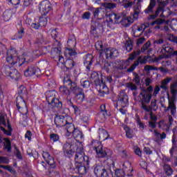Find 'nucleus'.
Wrapping results in <instances>:
<instances>
[{
    "label": "nucleus",
    "mask_w": 177,
    "mask_h": 177,
    "mask_svg": "<svg viewBox=\"0 0 177 177\" xmlns=\"http://www.w3.org/2000/svg\"><path fill=\"white\" fill-rule=\"evenodd\" d=\"M124 129L126 131L127 138H129V139H132L133 138V131L127 126H125Z\"/></svg>",
    "instance_id": "45"
},
{
    "label": "nucleus",
    "mask_w": 177,
    "mask_h": 177,
    "mask_svg": "<svg viewBox=\"0 0 177 177\" xmlns=\"http://www.w3.org/2000/svg\"><path fill=\"white\" fill-rule=\"evenodd\" d=\"M42 156L48 165H50L51 168L56 167L55 165V159H53V157L50 156L48 152L44 151Z\"/></svg>",
    "instance_id": "18"
},
{
    "label": "nucleus",
    "mask_w": 177,
    "mask_h": 177,
    "mask_svg": "<svg viewBox=\"0 0 177 177\" xmlns=\"http://www.w3.org/2000/svg\"><path fill=\"white\" fill-rule=\"evenodd\" d=\"M154 6H156V0H150L148 8L145 10V13H146L147 15H149V13H153Z\"/></svg>",
    "instance_id": "33"
},
{
    "label": "nucleus",
    "mask_w": 177,
    "mask_h": 177,
    "mask_svg": "<svg viewBox=\"0 0 177 177\" xmlns=\"http://www.w3.org/2000/svg\"><path fill=\"white\" fill-rule=\"evenodd\" d=\"M64 54L68 55L69 56H75V55H77V51L74 50L73 48H66Z\"/></svg>",
    "instance_id": "53"
},
{
    "label": "nucleus",
    "mask_w": 177,
    "mask_h": 177,
    "mask_svg": "<svg viewBox=\"0 0 177 177\" xmlns=\"http://www.w3.org/2000/svg\"><path fill=\"white\" fill-rule=\"evenodd\" d=\"M59 135H57V133H51L50 135V140L51 142H59Z\"/></svg>",
    "instance_id": "56"
},
{
    "label": "nucleus",
    "mask_w": 177,
    "mask_h": 177,
    "mask_svg": "<svg viewBox=\"0 0 177 177\" xmlns=\"http://www.w3.org/2000/svg\"><path fill=\"white\" fill-rule=\"evenodd\" d=\"M76 172H78L80 175H85L86 174V167L89 165H85V163L82 164H75Z\"/></svg>",
    "instance_id": "21"
},
{
    "label": "nucleus",
    "mask_w": 177,
    "mask_h": 177,
    "mask_svg": "<svg viewBox=\"0 0 177 177\" xmlns=\"http://www.w3.org/2000/svg\"><path fill=\"white\" fill-rule=\"evenodd\" d=\"M75 164H85L86 165H89V157L85 156L82 147H78L77 149L75 156Z\"/></svg>",
    "instance_id": "5"
},
{
    "label": "nucleus",
    "mask_w": 177,
    "mask_h": 177,
    "mask_svg": "<svg viewBox=\"0 0 177 177\" xmlns=\"http://www.w3.org/2000/svg\"><path fill=\"white\" fill-rule=\"evenodd\" d=\"M90 80L91 82H94L96 85L99 84V75L96 72H92L91 73Z\"/></svg>",
    "instance_id": "39"
},
{
    "label": "nucleus",
    "mask_w": 177,
    "mask_h": 177,
    "mask_svg": "<svg viewBox=\"0 0 177 177\" xmlns=\"http://www.w3.org/2000/svg\"><path fill=\"white\" fill-rule=\"evenodd\" d=\"M66 125V132L70 135V133H73L74 131H75V127L73 123L67 122Z\"/></svg>",
    "instance_id": "43"
},
{
    "label": "nucleus",
    "mask_w": 177,
    "mask_h": 177,
    "mask_svg": "<svg viewBox=\"0 0 177 177\" xmlns=\"http://www.w3.org/2000/svg\"><path fill=\"white\" fill-rule=\"evenodd\" d=\"M95 48L97 50L101 52L100 53H106V47L101 41H98L95 43Z\"/></svg>",
    "instance_id": "34"
},
{
    "label": "nucleus",
    "mask_w": 177,
    "mask_h": 177,
    "mask_svg": "<svg viewBox=\"0 0 177 177\" xmlns=\"http://www.w3.org/2000/svg\"><path fill=\"white\" fill-rule=\"evenodd\" d=\"M67 116L58 115L55 118V124L57 128H62L67 125Z\"/></svg>",
    "instance_id": "15"
},
{
    "label": "nucleus",
    "mask_w": 177,
    "mask_h": 177,
    "mask_svg": "<svg viewBox=\"0 0 177 177\" xmlns=\"http://www.w3.org/2000/svg\"><path fill=\"white\" fill-rule=\"evenodd\" d=\"M122 169H116L115 171V177H125V175L127 176H132V166L131 162L127 161L122 164Z\"/></svg>",
    "instance_id": "4"
},
{
    "label": "nucleus",
    "mask_w": 177,
    "mask_h": 177,
    "mask_svg": "<svg viewBox=\"0 0 177 177\" xmlns=\"http://www.w3.org/2000/svg\"><path fill=\"white\" fill-rule=\"evenodd\" d=\"M75 97L76 100L79 102V103H82V102H84V100L85 99V94H84V93L77 94L75 95Z\"/></svg>",
    "instance_id": "58"
},
{
    "label": "nucleus",
    "mask_w": 177,
    "mask_h": 177,
    "mask_svg": "<svg viewBox=\"0 0 177 177\" xmlns=\"http://www.w3.org/2000/svg\"><path fill=\"white\" fill-rule=\"evenodd\" d=\"M133 81L135 82L136 85H139L140 84V77L138 73H133Z\"/></svg>",
    "instance_id": "61"
},
{
    "label": "nucleus",
    "mask_w": 177,
    "mask_h": 177,
    "mask_svg": "<svg viewBox=\"0 0 177 177\" xmlns=\"http://www.w3.org/2000/svg\"><path fill=\"white\" fill-rule=\"evenodd\" d=\"M158 9L156 10V11H158L159 13L162 12V13L164 12V9L165 8V5H167V3H165L164 1L162 0H158Z\"/></svg>",
    "instance_id": "41"
},
{
    "label": "nucleus",
    "mask_w": 177,
    "mask_h": 177,
    "mask_svg": "<svg viewBox=\"0 0 177 177\" xmlns=\"http://www.w3.org/2000/svg\"><path fill=\"white\" fill-rule=\"evenodd\" d=\"M170 91L171 93V100H169V106L167 107L166 111L171 110V115H175L176 113V106L175 105V102L177 99V86L176 84H173L170 86Z\"/></svg>",
    "instance_id": "1"
},
{
    "label": "nucleus",
    "mask_w": 177,
    "mask_h": 177,
    "mask_svg": "<svg viewBox=\"0 0 177 177\" xmlns=\"http://www.w3.org/2000/svg\"><path fill=\"white\" fill-rule=\"evenodd\" d=\"M151 42L150 41H147L141 48V53L145 55H150L153 52V48H150Z\"/></svg>",
    "instance_id": "22"
},
{
    "label": "nucleus",
    "mask_w": 177,
    "mask_h": 177,
    "mask_svg": "<svg viewBox=\"0 0 177 177\" xmlns=\"http://www.w3.org/2000/svg\"><path fill=\"white\" fill-rule=\"evenodd\" d=\"M132 23H133V19L131 17L126 16L122 19L119 24H121L122 27H129Z\"/></svg>",
    "instance_id": "23"
},
{
    "label": "nucleus",
    "mask_w": 177,
    "mask_h": 177,
    "mask_svg": "<svg viewBox=\"0 0 177 177\" xmlns=\"http://www.w3.org/2000/svg\"><path fill=\"white\" fill-rule=\"evenodd\" d=\"M72 134L73 138L77 141L81 140L84 138L82 136V133L80 130H78V129H75Z\"/></svg>",
    "instance_id": "36"
},
{
    "label": "nucleus",
    "mask_w": 177,
    "mask_h": 177,
    "mask_svg": "<svg viewBox=\"0 0 177 177\" xmlns=\"http://www.w3.org/2000/svg\"><path fill=\"white\" fill-rule=\"evenodd\" d=\"M51 56L53 59H57V64H64V58L62 56V50L59 48H54L51 50Z\"/></svg>",
    "instance_id": "12"
},
{
    "label": "nucleus",
    "mask_w": 177,
    "mask_h": 177,
    "mask_svg": "<svg viewBox=\"0 0 177 177\" xmlns=\"http://www.w3.org/2000/svg\"><path fill=\"white\" fill-rule=\"evenodd\" d=\"M105 55L106 56V59H115V57H118L120 56V52L118 50L114 48H106L105 50Z\"/></svg>",
    "instance_id": "16"
},
{
    "label": "nucleus",
    "mask_w": 177,
    "mask_h": 177,
    "mask_svg": "<svg viewBox=\"0 0 177 177\" xmlns=\"http://www.w3.org/2000/svg\"><path fill=\"white\" fill-rule=\"evenodd\" d=\"M77 149H78V147L77 146V143L74 142L71 143L66 142L63 145L64 154L66 157H68L69 158L74 156V153H75Z\"/></svg>",
    "instance_id": "6"
},
{
    "label": "nucleus",
    "mask_w": 177,
    "mask_h": 177,
    "mask_svg": "<svg viewBox=\"0 0 177 177\" xmlns=\"http://www.w3.org/2000/svg\"><path fill=\"white\" fill-rule=\"evenodd\" d=\"M164 169H165V172L167 175V176H171V175H172V173L174 172L171 166H169L168 165H165Z\"/></svg>",
    "instance_id": "50"
},
{
    "label": "nucleus",
    "mask_w": 177,
    "mask_h": 177,
    "mask_svg": "<svg viewBox=\"0 0 177 177\" xmlns=\"http://www.w3.org/2000/svg\"><path fill=\"white\" fill-rule=\"evenodd\" d=\"M99 136L100 138H102L104 140H106L109 138V133H107V131L101 129L99 130Z\"/></svg>",
    "instance_id": "46"
},
{
    "label": "nucleus",
    "mask_w": 177,
    "mask_h": 177,
    "mask_svg": "<svg viewBox=\"0 0 177 177\" xmlns=\"http://www.w3.org/2000/svg\"><path fill=\"white\" fill-rule=\"evenodd\" d=\"M23 34H24V28H21L20 30L13 36L12 39H21Z\"/></svg>",
    "instance_id": "47"
},
{
    "label": "nucleus",
    "mask_w": 177,
    "mask_h": 177,
    "mask_svg": "<svg viewBox=\"0 0 177 177\" xmlns=\"http://www.w3.org/2000/svg\"><path fill=\"white\" fill-rule=\"evenodd\" d=\"M138 55H139V52L131 53L127 61L118 62L115 66V68H118V70H125L131 63L129 61L131 60L132 62V60H135Z\"/></svg>",
    "instance_id": "7"
},
{
    "label": "nucleus",
    "mask_w": 177,
    "mask_h": 177,
    "mask_svg": "<svg viewBox=\"0 0 177 177\" xmlns=\"http://www.w3.org/2000/svg\"><path fill=\"white\" fill-rule=\"evenodd\" d=\"M39 24L41 27H46L48 24V19L46 17H41L39 19Z\"/></svg>",
    "instance_id": "54"
},
{
    "label": "nucleus",
    "mask_w": 177,
    "mask_h": 177,
    "mask_svg": "<svg viewBox=\"0 0 177 177\" xmlns=\"http://www.w3.org/2000/svg\"><path fill=\"white\" fill-rule=\"evenodd\" d=\"M46 97L47 102H52V99L56 98V91H51L47 92Z\"/></svg>",
    "instance_id": "40"
},
{
    "label": "nucleus",
    "mask_w": 177,
    "mask_h": 177,
    "mask_svg": "<svg viewBox=\"0 0 177 177\" xmlns=\"http://www.w3.org/2000/svg\"><path fill=\"white\" fill-rule=\"evenodd\" d=\"M124 49H125L127 52H131L132 49H133V44H132V41L127 40L125 43Z\"/></svg>",
    "instance_id": "44"
},
{
    "label": "nucleus",
    "mask_w": 177,
    "mask_h": 177,
    "mask_svg": "<svg viewBox=\"0 0 177 177\" xmlns=\"http://www.w3.org/2000/svg\"><path fill=\"white\" fill-rule=\"evenodd\" d=\"M140 102L141 103L140 109L144 111H150L151 106H147L151 100V93H147L146 91H142L139 94Z\"/></svg>",
    "instance_id": "2"
},
{
    "label": "nucleus",
    "mask_w": 177,
    "mask_h": 177,
    "mask_svg": "<svg viewBox=\"0 0 177 177\" xmlns=\"http://www.w3.org/2000/svg\"><path fill=\"white\" fill-rule=\"evenodd\" d=\"M138 66H139V62H134V63L130 66V68L127 69V73H132V71H133V70H135V68H136Z\"/></svg>",
    "instance_id": "59"
},
{
    "label": "nucleus",
    "mask_w": 177,
    "mask_h": 177,
    "mask_svg": "<svg viewBox=\"0 0 177 177\" xmlns=\"http://www.w3.org/2000/svg\"><path fill=\"white\" fill-rule=\"evenodd\" d=\"M97 117H99L102 120L106 119V117H107V110H106V105L100 106V111L99 112Z\"/></svg>",
    "instance_id": "29"
},
{
    "label": "nucleus",
    "mask_w": 177,
    "mask_h": 177,
    "mask_svg": "<svg viewBox=\"0 0 177 177\" xmlns=\"http://www.w3.org/2000/svg\"><path fill=\"white\" fill-rule=\"evenodd\" d=\"M4 140V149L8 151V153H10L12 151V143L10 140L8 138H3Z\"/></svg>",
    "instance_id": "37"
},
{
    "label": "nucleus",
    "mask_w": 177,
    "mask_h": 177,
    "mask_svg": "<svg viewBox=\"0 0 177 177\" xmlns=\"http://www.w3.org/2000/svg\"><path fill=\"white\" fill-rule=\"evenodd\" d=\"M174 48L171 47L168 44H163L160 48V53L162 55H172L174 56Z\"/></svg>",
    "instance_id": "20"
},
{
    "label": "nucleus",
    "mask_w": 177,
    "mask_h": 177,
    "mask_svg": "<svg viewBox=\"0 0 177 177\" xmlns=\"http://www.w3.org/2000/svg\"><path fill=\"white\" fill-rule=\"evenodd\" d=\"M16 103L17 107L21 114H27V105H26V102L21 95L17 97Z\"/></svg>",
    "instance_id": "9"
},
{
    "label": "nucleus",
    "mask_w": 177,
    "mask_h": 177,
    "mask_svg": "<svg viewBox=\"0 0 177 177\" xmlns=\"http://www.w3.org/2000/svg\"><path fill=\"white\" fill-rule=\"evenodd\" d=\"M126 86L128 88V89H130V91H136L138 89V86L136 84L129 82L126 84Z\"/></svg>",
    "instance_id": "52"
},
{
    "label": "nucleus",
    "mask_w": 177,
    "mask_h": 177,
    "mask_svg": "<svg viewBox=\"0 0 177 177\" xmlns=\"http://www.w3.org/2000/svg\"><path fill=\"white\" fill-rule=\"evenodd\" d=\"M114 24H115V22L114 21V19H111V17L109 15L108 19L105 21V26H107V27L111 28Z\"/></svg>",
    "instance_id": "48"
},
{
    "label": "nucleus",
    "mask_w": 177,
    "mask_h": 177,
    "mask_svg": "<svg viewBox=\"0 0 177 177\" xmlns=\"http://www.w3.org/2000/svg\"><path fill=\"white\" fill-rule=\"evenodd\" d=\"M47 102L48 103L49 107L52 109H55V107L60 109L62 107V102L57 98H53L51 101H47Z\"/></svg>",
    "instance_id": "26"
},
{
    "label": "nucleus",
    "mask_w": 177,
    "mask_h": 177,
    "mask_svg": "<svg viewBox=\"0 0 177 177\" xmlns=\"http://www.w3.org/2000/svg\"><path fill=\"white\" fill-rule=\"evenodd\" d=\"M3 20L4 21H9L12 17V12L9 10H6L3 13Z\"/></svg>",
    "instance_id": "51"
},
{
    "label": "nucleus",
    "mask_w": 177,
    "mask_h": 177,
    "mask_svg": "<svg viewBox=\"0 0 177 177\" xmlns=\"http://www.w3.org/2000/svg\"><path fill=\"white\" fill-rule=\"evenodd\" d=\"M7 128L8 130L5 129V128H3L2 126H0V129L3 131V133H5V135H7L8 136H10L12 135V129L10 124L9 123V121H8Z\"/></svg>",
    "instance_id": "38"
},
{
    "label": "nucleus",
    "mask_w": 177,
    "mask_h": 177,
    "mask_svg": "<svg viewBox=\"0 0 177 177\" xmlns=\"http://www.w3.org/2000/svg\"><path fill=\"white\" fill-rule=\"evenodd\" d=\"M93 56L91 54L86 55L84 57V65L85 66L87 71H91V68L92 67V60Z\"/></svg>",
    "instance_id": "19"
},
{
    "label": "nucleus",
    "mask_w": 177,
    "mask_h": 177,
    "mask_svg": "<svg viewBox=\"0 0 177 177\" xmlns=\"http://www.w3.org/2000/svg\"><path fill=\"white\" fill-rule=\"evenodd\" d=\"M45 43V39L44 38V35L39 34L37 36V39L35 41V44H40V45H42V44Z\"/></svg>",
    "instance_id": "60"
},
{
    "label": "nucleus",
    "mask_w": 177,
    "mask_h": 177,
    "mask_svg": "<svg viewBox=\"0 0 177 177\" xmlns=\"http://www.w3.org/2000/svg\"><path fill=\"white\" fill-rule=\"evenodd\" d=\"M103 6L106 8V9H114V8H116L117 5L113 3H104Z\"/></svg>",
    "instance_id": "57"
},
{
    "label": "nucleus",
    "mask_w": 177,
    "mask_h": 177,
    "mask_svg": "<svg viewBox=\"0 0 177 177\" xmlns=\"http://www.w3.org/2000/svg\"><path fill=\"white\" fill-rule=\"evenodd\" d=\"M59 92L62 93V95H64V96H70V90L65 86H62L59 87Z\"/></svg>",
    "instance_id": "42"
},
{
    "label": "nucleus",
    "mask_w": 177,
    "mask_h": 177,
    "mask_svg": "<svg viewBox=\"0 0 177 177\" xmlns=\"http://www.w3.org/2000/svg\"><path fill=\"white\" fill-rule=\"evenodd\" d=\"M48 52H49V50H48L46 47H41L33 53L34 57H39V56H44V55H46Z\"/></svg>",
    "instance_id": "27"
},
{
    "label": "nucleus",
    "mask_w": 177,
    "mask_h": 177,
    "mask_svg": "<svg viewBox=\"0 0 177 177\" xmlns=\"http://www.w3.org/2000/svg\"><path fill=\"white\" fill-rule=\"evenodd\" d=\"M128 104V95H127L124 91H121L118 97L117 106H120V107H127Z\"/></svg>",
    "instance_id": "11"
},
{
    "label": "nucleus",
    "mask_w": 177,
    "mask_h": 177,
    "mask_svg": "<svg viewBox=\"0 0 177 177\" xmlns=\"http://www.w3.org/2000/svg\"><path fill=\"white\" fill-rule=\"evenodd\" d=\"M18 93L21 95V96H24V97L27 96V88L24 86H21L19 88Z\"/></svg>",
    "instance_id": "49"
},
{
    "label": "nucleus",
    "mask_w": 177,
    "mask_h": 177,
    "mask_svg": "<svg viewBox=\"0 0 177 177\" xmlns=\"http://www.w3.org/2000/svg\"><path fill=\"white\" fill-rule=\"evenodd\" d=\"M68 81V82H67ZM64 82L66 84V82H68V85H71V90L73 92L75 95H80L81 93H83L82 88L78 87L77 85V83L71 82L70 79H64Z\"/></svg>",
    "instance_id": "13"
},
{
    "label": "nucleus",
    "mask_w": 177,
    "mask_h": 177,
    "mask_svg": "<svg viewBox=\"0 0 177 177\" xmlns=\"http://www.w3.org/2000/svg\"><path fill=\"white\" fill-rule=\"evenodd\" d=\"M171 81H172V77H167L162 80L160 84L161 89H163V91H167V89H168V84H169Z\"/></svg>",
    "instance_id": "32"
},
{
    "label": "nucleus",
    "mask_w": 177,
    "mask_h": 177,
    "mask_svg": "<svg viewBox=\"0 0 177 177\" xmlns=\"http://www.w3.org/2000/svg\"><path fill=\"white\" fill-rule=\"evenodd\" d=\"M149 28V23L147 24H142L140 26H137V28L134 30H133V34L134 37H140L142 34H143L146 28Z\"/></svg>",
    "instance_id": "17"
},
{
    "label": "nucleus",
    "mask_w": 177,
    "mask_h": 177,
    "mask_svg": "<svg viewBox=\"0 0 177 177\" xmlns=\"http://www.w3.org/2000/svg\"><path fill=\"white\" fill-rule=\"evenodd\" d=\"M153 138L156 142H160V140H162L163 139H165V138H167V134L165 132L160 133V132H158V130L154 129Z\"/></svg>",
    "instance_id": "24"
},
{
    "label": "nucleus",
    "mask_w": 177,
    "mask_h": 177,
    "mask_svg": "<svg viewBox=\"0 0 177 177\" xmlns=\"http://www.w3.org/2000/svg\"><path fill=\"white\" fill-rule=\"evenodd\" d=\"M6 60L9 64H17L18 66H21L22 63H21L20 59L17 56V53L13 50H9L7 52V57Z\"/></svg>",
    "instance_id": "8"
},
{
    "label": "nucleus",
    "mask_w": 177,
    "mask_h": 177,
    "mask_svg": "<svg viewBox=\"0 0 177 177\" xmlns=\"http://www.w3.org/2000/svg\"><path fill=\"white\" fill-rule=\"evenodd\" d=\"M167 38H168L169 41H171V42H175V44H177L176 36H175L174 35H169Z\"/></svg>",
    "instance_id": "64"
},
{
    "label": "nucleus",
    "mask_w": 177,
    "mask_h": 177,
    "mask_svg": "<svg viewBox=\"0 0 177 177\" xmlns=\"http://www.w3.org/2000/svg\"><path fill=\"white\" fill-rule=\"evenodd\" d=\"M34 59V55L32 52H26L24 53L23 59L26 63H30Z\"/></svg>",
    "instance_id": "30"
},
{
    "label": "nucleus",
    "mask_w": 177,
    "mask_h": 177,
    "mask_svg": "<svg viewBox=\"0 0 177 177\" xmlns=\"http://www.w3.org/2000/svg\"><path fill=\"white\" fill-rule=\"evenodd\" d=\"M164 23H165V19L158 18V19H156L155 21H153V22H151V26H154L155 24L161 26V24H164Z\"/></svg>",
    "instance_id": "55"
},
{
    "label": "nucleus",
    "mask_w": 177,
    "mask_h": 177,
    "mask_svg": "<svg viewBox=\"0 0 177 177\" xmlns=\"http://www.w3.org/2000/svg\"><path fill=\"white\" fill-rule=\"evenodd\" d=\"M64 64L66 68H67L68 70H71V68H73V67L75 66V62H74V60H73L72 59H68L66 60L65 62L64 61Z\"/></svg>",
    "instance_id": "35"
},
{
    "label": "nucleus",
    "mask_w": 177,
    "mask_h": 177,
    "mask_svg": "<svg viewBox=\"0 0 177 177\" xmlns=\"http://www.w3.org/2000/svg\"><path fill=\"white\" fill-rule=\"evenodd\" d=\"M105 170H106V169H104L103 167V166H102V165H94L93 172H94L95 176H97V177L100 176V175L102 174V172Z\"/></svg>",
    "instance_id": "31"
},
{
    "label": "nucleus",
    "mask_w": 177,
    "mask_h": 177,
    "mask_svg": "<svg viewBox=\"0 0 177 177\" xmlns=\"http://www.w3.org/2000/svg\"><path fill=\"white\" fill-rule=\"evenodd\" d=\"M51 9L52 4L48 0L44 1L39 4V11L43 16L48 15Z\"/></svg>",
    "instance_id": "10"
},
{
    "label": "nucleus",
    "mask_w": 177,
    "mask_h": 177,
    "mask_svg": "<svg viewBox=\"0 0 177 177\" xmlns=\"http://www.w3.org/2000/svg\"><path fill=\"white\" fill-rule=\"evenodd\" d=\"M111 19L115 21V24H120L121 20L124 19V17H127V12L123 11L122 12H120L118 14H115L114 12H112L109 14Z\"/></svg>",
    "instance_id": "14"
},
{
    "label": "nucleus",
    "mask_w": 177,
    "mask_h": 177,
    "mask_svg": "<svg viewBox=\"0 0 177 177\" xmlns=\"http://www.w3.org/2000/svg\"><path fill=\"white\" fill-rule=\"evenodd\" d=\"M80 84L83 88H89V86H91V82H89L88 80H82Z\"/></svg>",
    "instance_id": "62"
},
{
    "label": "nucleus",
    "mask_w": 177,
    "mask_h": 177,
    "mask_svg": "<svg viewBox=\"0 0 177 177\" xmlns=\"http://www.w3.org/2000/svg\"><path fill=\"white\" fill-rule=\"evenodd\" d=\"M7 71H9V76L12 78V80H17L20 77V73L19 71L15 68H7Z\"/></svg>",
    "instance_id": "25"
},
{
    "label": "nucleus",
    "mask_w": 177,
    "mask_h": 177,
    "mask_svg": "<svg viewBox=\"0 0 177 177\" xmlns=\"http://www.w3.org/2000/svg\"><path fill=\"white\" fill-rule=\"evenodd\" d=\"M91 146L95 149L97 157L100 158H106L109 154V149L103 148L102 143L97 140L92 141Z\"/></svg>",
    "instance_id": "3"
},
{
    "label": "nucleus",
    "mask_w": 177,
    "mask_h": 177,
    "mask_svg": "<svg viewBox=\"0 0 177 177\" xmlns=\"http://www.w3.org/2000/svg\"><path fill=\"white\" fill-rule=\"evenodd\" d=\"M171 27L172 30H177V19H173L171 21Z\"/></svg>",
    "instance_id": "63"
},
{
    "label": "nucleus",
    "mask_w": 177,
    "mask_h": 177,
    "mask_svg": "<svg viewBox=\"0 0 177 177\" xmlns=\"http://www.w3.org/2000/svg\"><path fill=\"white\" fill-rule=\"evenodd\" d=\"M37 73V68L35 66H29L24 72L25 77H32V75H35Z\"/></svg>",
    "instance_id": "28"
}]
</instances>
